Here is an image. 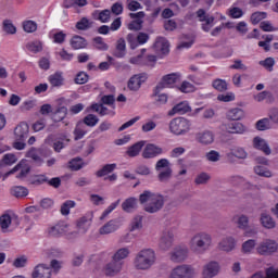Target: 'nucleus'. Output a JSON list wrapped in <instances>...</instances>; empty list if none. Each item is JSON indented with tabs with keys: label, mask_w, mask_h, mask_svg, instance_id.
I'll use <instances>...</instances> for the list:
<instances>
[{
	"label": "nucleus",
	"mask_w": 278,
	"mask_h": 278,
	"mask_svg": "<svg viewBox=\"0 0 278 278\" xmlns=\"http://www.w3.org/2000/svg\"><path fill=\"white\" fill-rule=\"evenodd\" d=\"M212 235L205 231L195 232L189 241L190 251L195 255H203L204 253H207V251L212 249Z\"/></svg>",
	"instance_id": "1"
},
{
	"label": "nucleus",
	"mask_w": 278,
	"mask_h": 278,
	"mask_svg": "<svg viewBox=\"0 0 278 278\" xmlns=\"http://www.w3.org/2000/svg\"><path fill=\"white\" fill-rule=\"evenodd\" d=\"M157 262V255L153 249H143L139 251L134 258L136 270H151Z\"/></svg>",
	"instance_id": "2"
},
{
	"label": "nucleus",
	"mask_w": 278,
	"mask_h": 278,
	"mask_svg": "<svg viewBox=\"0 0 278 278\" xmlns=\"http://www.w3.org/2000/svg\"><path fill=\"white\" fill-rule=\"evenodd\" d=\"M140 203H147L144 206L146 212L149 214H155L164 207V197L151 191H143L139 197Z\"/></svg>",
	"instance_id": "3"
},
{
	"label": "nucleus",
	"mask_w": 278,
	"mask_h": 278,
	"mask_svg": "<svg viewBox=\"0 0 278 278\" xmlns=\"http://www.w3.org/2000/svg\"><path fill=\"white\" fill-rule=\"evenodd\" d=\"M192 129V123L186 117H175L169 122V131L174 136H186Z\"/></svg>",
	"instance_id": "4"
},
{
	"label": "nucleus",
	"mask_w": 278,
	"mask_h": 278,
	"mask_svg": "<svg viewBox=\"0 0 278 278\" xmlns=\"http://www.w3.org/2000/svg\"><path fill=\"white\" fill-rule=\"evenodd\" d=\"M197 268L192 265L181 264L170 269L168 278H195Z\"/></svg>",
	"instance_id": "5"
},
{
	"label": "nucleus",
	"mask_w": 278,
	"mask_h": 278,
	"mask_svg": "<svg viewBox=\"0 0 278 278\" xmlns=\"http://www.w3.org/2000/svg\"><path fill=\"white\" fill-rule=\"evenodd\" d=\"M94 218V212L89 211L80 218L76 220V228L79 233H88L90 227H92V219Z\"/></svg>",
	"instance_id": "6"
},
{
	"label": "nucleus",
	"mask_w": 278,
	"mask_h": 278,
	"mask_svg": "<svg viewBox=\"0 0 278 278\" xmlns=\"http://www.w3.org/2000/svg\"><path fill=\"white\" fill-rule=\"evenodd\" d=\"M169 260L170 262H174V264H181V262H186V260H188V247L176 245L169 252Z\"/></svg>",
	"instance_id": "7"
},
{
	"label": "nucleus",
	"mask_w": 278,
	"mask_h": 278,
	"mask_svg": "<svg viewBox=\"0 0 278 278\" xmlns=\"http://www.w3.org/2000/svg\"><path fill=\"white\" fill-rule=\"evenodd\" d=\"M149 38V34L147 33H139L137 36L135 34H128L127 42L130 45V49H138L139 45H147Z\"/></svg>",
	"instance_id": "8"
},
{
	"label": "nucleus",
	"mask_w": 278,
	"mask_h": 278,
	"mask_svg": "<svg viewBox=\"0 0 278 278\" xmlns=\"http://www.w3.org/2000/svg\"><path fill=\"white\" fill-rule=\"evenodd\" d=\"M122 226L123 222L121 219H111L99 228V233L100 236H110V233L118 231Z\"/></svg>",
	"instance_id": "9"
},
{
	"label": "nucleus",
	"mask_w": 278,
	"mask_h": 278,
	"mask_svg": "<svg viewBox=\"0 0 278 278\" xmlns=\"http://www.w3.org/2000/svg\"><path fill=\"white\" fill-rule=\"evenodd\" d=\"M179 79H181V74L179 73L167 74L162 78L161 83L156 85L157 90H164V88H173V86H175Z\"/></svg>",
	"instance_id": "10"
},
{
	"label": "nucleus",
	"mask_w": 278,
	"mask_h": 278,
	"mask_svg": "<svg viewBox=\"0 0 278 278\" xmlns=\"http://www.w3.org/2000/svg\"><path fill=\"white\" fill-rule=\"evenodd\" d=\"M220 273V264L216 261H211L202 267L203 278H214Z\"/></svg>",
	"instance_id": "11"
},
{
	"label": "nucleus",
	"mask_w": 278,
	"mask_h": 278,
	"mask_svg": "<svg viewBox=\"0 0 278 278\" xmlns=\"http://www.w3.org/2000/svg\"><path fill=\"white\" fill-rule=\"evenodd\" d=\"M162 153H164V150L160 146L148 143L143 149L142 157L144 160H153V157H157Z\"/></svg>",
	"instance_id": "12"
},
{
	"label": "nucleus",
	"mask_w": 278,
	"mask_h": 278,
	"mask_svg": "<svg viewBox=\"0 0 278 278\" xmlns=\"http://www.w3.org/2000/svg\"><path fill=\"white\" fill-rule=\"evenodd\" d=\"M20 173L16 175L17 179H25L27 175H29L31 167L27 165L25 162H21L17 164L15 167L12 168V170L8 172L4 176V179L10 177V175H14V173L18 172Z\"/></svg>",
	"instance_id": "13"
},
{
	"label": "nucleus",
	"mask_w": 278,
	"mask_h": 278,
	"mask_svg": "<svg viewBox=\"0 0 278 278\" xmlns=\"http://www.w3.org/2000/svg\"><path fill=\"white\" fill-rule=\"evenodd\" d=\"M66 231H68V224L66 222H59L54 226L48 228V235L51 238L65 236Z\"/></svg>",
	"instance_id": "14"
},
{
	"label": "nucleus",
	"mask_w": 278,
	"mask_h": 278,
	"mask_svg": "<svg viewBox=\"0 0 278 278\" xmlns=\"http://www.w3.org/2000/svg\"><path fill=\"white\" fill-rule=\"evenodd\" d=\"M277 249V242L267 239L260 244V247L257 248V253H260V255H270V253H275Z\"/></svg>",
	"instance_id": "15"
},
{
	"label": "nucleus",
	"mask_w": 278,
	"mask_h": 278,
	"mask_svg": "<svg viewBox=\"0 0 278 278\" xmlns=\"http://www.w3.org/2000/svg\"><path fill=\"white\" fill-rule=\"evenodd\" d=\"M173 242H175V235L173 231H165L159 241V248L161 251H168L173 247Z\"/></svg>",
	"instance_id": "16"
},
{
	"label": "nucleus",
	"mask_w": 278,
	"mask_h": 278,
	"mask_svg": "<svg viewBox=\"0 0 278 278\" xmlns=\"http://www.w3.org/2000/svg\"><path fill=\"white\" fill-rule=\"evenodd\" d=\"M226 157L229 164H238V160L244 159V148L238 146L231 148Z\"/></svg>",
	"instance_id": "17"
},
{
	"label": "nucleus",
	"mask_w": 278,
	"mask_h": 278,
	"mask_svg": "<svg viewBox=\"0 0 278 278\" xmlns=\"http://www.w3.org/2000/svg\"><path fill=\"white\" fill-rule=\"evenodd\" d=\"M147 78L148 76L144 73L134 75L128 81L129 90H140V87L147 81Z\"/></svg>",
	"instance_id": "18"
},
{
	"label": "nucleus",
	"mask_w": 278,
	"mask_h": 278,
	"mask_svg": "<svg viewBox=\"0 0 278 278\" xmlns=\"http://www.w3.org/2000/svg\"><path fill=\"white\" fill-rule=\"evenodd\" d=\"M121 270H123V262L115 260H112V262L108 263L104 267V273L108 277H115Z\"/></svg>",
	"instance_id": "19"
},
{
	"label": "nucleus",
	"mask_w": 278,
	"mask_h": 278,
	"mask_svg": "<svg viewBox=\"0 0 278 278\" xmlns=\"http://www.w3.org/2000/svg\"><path fill=\"white\" fill-rule=\"evenodd\" d=\"M253 147L257 149V151H262L265 155H270L273 150H270V146H268V141L262 137H254Z\"/></svg>",
	"instance_id": "20"
},
{
	"label": "nucleus",
	"mask_w": 278,
	"mask_h": 278,
	"mask_svg": "<svg viewBox=\"0 0 278 278\" xmlns=\"http://www.w3.org/2000/svg\"><path fill=\"white\" fill-rule=\"evenodd\" d=\"M217 248L224 253H231L236 249V239L233 237H225L219 241Z\"/></svg>",
	"instance_id": "21"
},
{
	"label": "nucleus",
	"mask_w": 278,
	"mask_h": 278,
	"mask_svg": "<svg viewBox=\"0 0 278 278\" xmlns=\"http://www.w3.org/2000/svg\"><path fill=\"white\" fill-rule=\"evenodd\" d=\"M51 267L45 265V264H39L35 267L31 277L33 278H51Z\"/></svg>",
	"instance_id": "22"
},
{
	"label": "nucleus",
	"mask_w": 278,
	"mask_h": 278,
	"mask_svg": "<svg viewBox=\"0 0 278 278\" xmlns=\"http://www.w3.org/2000/svg\"><path fill=\"white\" fill-rule=\"evenodd\" d=\"M15 140H27V136H29V125L27 123H21L14 129Z\"/></svg>",
	"instance_id": "23"
},
{
	"label": "nucleus",
	"mask_w": 278,
	"mask_h": 278,
	"mask_svg": "<svg viewBox=\"0 0 278 278\" xmlns=\"http://www.w3.org/2000/svg\"><path fill=\"white\" fill-rule=\"evenodd\" d=\"M170 45L168 43V40L164 37H157L154 43V49L156 53H162V55H167V53L170 51L169 49Z\"/></svg>",
	"instance_id": "24"
},
{
	"label": "nucleus",
	"mask_w": 278,
	"mask_h": 278,
	"mask_svg": "<svg viewBox=\"0 0 278 278\" xmlns=\"http://www.w3.org/2000/svg\"><path fill=\"white\" fill-rule=\"evenodd\" d=\"M231 223L237 229H244V208L235 211Z\"/></svg>",
	"instance_id": "25"
},
{
	"label": "nucleus",
	"mask_w": 278,
	"mask_h": 278,
	"mask_svg": "<svg viewBox=\"0 0 278 278\" xmlns=\"http://www.w3.org/2000/svg\"><path fill=\"white\" fill-rule=\"evenodd\" d=\"M48 81L52 88H60L64 86V74L62 72H56L49 76Z\"/></svg>",
	"instance_id": "26"
},
{
	"label": "nucleus",
	"mask_w": 278,
	"mask_h": 278,
	"mask_svg": "<svg viewBox=\"0 0 278 278\" xmlns=\"http://www.w3.org/2000/svg\"><path fill=\"white\" fill-rule=\"evenodd\" d=\"M129 255H131V250H129V247L119 248L113 254L112 260L115 262H123L124 260H127Z\"/></svg>",
	"instance_id": "27"
},
{
	"label": "nucleus",
	"mask_w": 278,
	"mask_h": 278,
	"mask_svg": "<svg viewBox=\"0 0 278 278\" xmlns=\"http://www.w3.org/2000/svg\"><path fill=\"white\" fill-rule=\"evenodd\" d=\"M190 112V104L188 102H180L176 104L170 111H169V116H175V114H188Z\"/></svg>",
	"instance_id": "28"
},
{
	"label": "nucleus",
	"mask_w": 278,
	"mask_h": 278,
	"mask_svg": "<svg viewBox=\"0 0 278 278\" xmlns=\"http://www.w3.org/2000/svg\"><path fill=\"white\" fill-rule=\"evenodd\" d=\"M260 222L262 226L265 227V229H275L276 227L275 219L273 218V216H270V214L266 212L261 214Z\"/></svg>",
	"instance_id": "29"
},
{
	"label": "nucleus",
	"mask_w": 278,
	"mask_h": 278,
	"mask_svg": "<svg viewBox=\"0 0 278 278\" xmlns=\"http://www.w3.org/2000/svg\"><path fill=\"white\" fill-rule=\"evenodd\" d=\"M93 17L100 23H110V18H112V11L105 9L102 11H94Z\"/></svg>",
	"instance_id": "30"
},
{
	"label": "nucleus",
	"mask_w": 278,
	"mask_h": 278,
	"mask_svg": "<svg viewBox=\"0 0 278 278\" xmlns=\"http://www.w3.org/2000/svg\"><path fill=\"white\" fill-rule=\"evenodd\" d=\"M198 140L201 144H212V142H214V132L210 130L199 132Z\"/></svg>",
	"instance_id": "31"
},
{
	"label": "nucleus",
	"mask_w": 278,
	"mask_h": 278,
	"mask_svg": "<svg viewBox=\"0 0 278 278\" xmlns=\"http://www.w3.org/2000/svg\"><path fill=\"white\" fill-rule=\"evenodd\" d=\"M138 207V200L136 198H128L122 203V210L127 213L134 212Z\"/></svg>",
	"instance_id": "32"
},
{
	"label": "nucleus",
	"mask_w": 278,
	"mask_h": 278,
	"mask_svg": "<svg viewBox=\"0 0 278 278\" xmlns=\"http://www.w3.org/2000/svg\"><path fill=\"white\" fill-rule=\"evenodd\" d=\"M142 147H144V141H139L131 147L128 148L126 151V154L128 157H137V155H140V151H142Z\"/></svg>",
	"instance_id": "33"
},
{
	"label": "nucleus",
	"mask_w": 278,
	"mask_h": 278,
	"mask_svg": "<svg viewBox=\"0 0 278 278\" xmlns=\"http://www.w3.org/2000/svg\"><path fill=\"white\" fill-rule=\"evenodd\" d=\"M11 194L16 199H23L29 194V189L23 186H15L11 189Z\"/></svg>",
	"instance_id": "34"
},
{
	"label": "nucleus",
	"mask_w": 278,
	"mask_h": 278,
	"mask_svg": "<svg viewBox=\"0 0 278 278\" xmlns=\"http://www.w3.org/2000/svg\"><path fill=\"white\" fill-rule=\"evenodd\" d=\"M127 51V43L125 39L121 38L116 42L115 58H125V53Z\"/></svg>",
	"instance_id": "35"
},
{
	"label": "nucleus",
	"mask_w": 278,
	"mask_h": 278,
	"mask_svg": "<svg viewBox=\"0 0 278 278\" xmlns=\"http://www.w3.org/2000/svg\"><path fill=\"white\" fill-rule=\"evenodd\" d=\"M255 128L257 131H268V129H273V124L270 123V118L265 117L258 119L255 124Z\"/></svg>",
	"instance_id": "36"
},
{
	"label": "nucleus",
	"mask_w": 278,
	"mask_h": 278,
	"mask_svg": "<svg viewBox=\"0 0 278 278\" xmlns=\"http://www.w3.org/2000/svg\"><path fill=\"white\" fill-rule=\"evenodd\" d=\"M228 134H244V125L239 122L230 123L226 126Z\"/></svg>",
	"instance_id": "37"
},
{
	"label": "nucleus",
	"mask_w": 278,
	"mask_h": 278,
	"mask_svg": "<svg viewBox=\"0 0 278 278\" xmlns=\"http://www.w3.org/2000/svg\"><path fill=\"white\" fill-rule=\"evenodd\" d=\"M243 117H244V110L240 108L231 109L227 113V118H229V121H240V118H243Z\"/></svg>",
	"instance_id": "38"
},
{
	"label": "nucleus",
	"mask_w": 278,
	"mask_h": 278,
	"mask_svg": "<svg viewBox=\"0 0 278 278\" xmlns=\"http://www.w3.org/2000/svg\"><path fill=\"white\" fill-rule=\"evenodd\" d=\"M87 134L88 130L86 129V125L79 122L74 129V140H81V138H84V136H86Z\"/></svg>",
	"instance_id": "39"
},
{
	"label": "nucleus",
	"mask_w": 278,
	"mask_h": 278,
	"mask_svg": "<svg viewBox=\"0 0 278 278\" xmlns=\"http://www.w3.org/2000/svg\"><path fill=\"white\" fill-rule=\"evenodd\" d=\"M87 45L86 39L81 36L76 35L71 39V46L74 49H86Z\"/></svg>",
	"instance_id": "40"
},
{
	"label": "nucleus",
	"mask_w": 278,
	"mask_h": 278,
	"mask_svg": "<svg viewBox=\"0 0 278 278\" xmlns=\"http://www.w3.org/2000/svg\"><path fill=\"white\" fill-rule=\"evenodd\" d=\"M13 218H16V215H10V214H4L0 216V227L2 230L5 231L12 225Z\"/></svg>",
	"instance_id": "41"
},
{
	"label": "nucleus",
	"mask_w": 278,
	"mask_h": 278,
	"mask_svg": "<svg viewBox=\"0 0 278 278\" xmlns=\"http://www.w3.org/2000/svg\"><path fill=\"white\" fill-rule=\"evenodd\" d=\"M116 170V163L106 164L101 169L97 172V177H105V175H110V173H114Z\"/></svg>",
	"instance_id": "42"
},
{
	"label": "nucleus",
	"mask_w": 278,
	"mask_h": 278,
	"mask_svg": "<svg viewBox=\"0 0 278 278\" xmlns=\"http://www.w3.org/2000/svg\"><path fill=\"white\" fill-rule=\"evenodd\" d=\"M162 92V89H157V86L154 89V97H155V101L156 103H159V105H166V103H168V96L166 93H160Z\"/></svg>",
	"instance_id": "43"
},
{
	"label": "nucleus",
	"mask_w": 278,
	"mask_h": 278,
	"mask_svg": "<svg viewBox=\"0 0 278 278\" xmlns=\"http://www.w3.org/2000/svg\"><path fill=\"white\" fill-rule=\"evenodd\" d=\"M255 101H257L258 103H262V101H265V99H267V101L269 103H273V101H275V97L273 96V92L270 91H262L260 93H257L254 97Z\"/></svg>",
	"instance_id": "44"
},
{
	"label": "nucleus",
	"mask_w": 278,
	"mask_h": 278,
	"mask_svg": "<svg viewBox=\"0 0 278 278\" xmlns=\"http://www.w3.org/2000/svg\"><path fill=\"white\" fill-rule=\"evenodd\" d=\"M75 205H77V203H75V201H73V200L65 201L61 205V210H60L62 216H68V214H71V210H73V207H75Z\"/></svg>",
	"instance_id": "45"
},
{
	"label": "nucleus",
	"mask_w": 278,
	"mask_h": 278,
	"mask_svg": "<svg viewBox=\"0 0 278 278\" xmlns=\"http://www.w3.org/2000/svg\"><path fill=\"white\" fill-rule=\"evenodd\" d=\"M99 124V117L94 114H88L83 119V125H87V127H97Z\"/></svg>",
	"instance_id": "46"
},
{
	"label": "nucleus",
	"mask_w": 278,
	"mask_h": 278,
	"mask_svg": "<svg viewBox=\"0 0 278 278\" xmlns=\"http://www.w3.org/2000/svg\"><path fill=\"white\" fill-rule=\"evenodd\" d=\"M91 110H93V112H98L100 116H108L110 114L114 115V113L105 108L103 104H92Z\"/></svg>",
	"instance_id": "47"
},
{
	"label": "nucleus",
	"mask_w": 278,
	"mask_h": 278,
	"mask_svg": "<svg viewBox=\"0 0 278 278\" xmlns=\"http://www.w3.org/2000/svg\"><path fill=\"white\" fill-rule=\"evenodd\" d=\"M26 49L30 51V53H40V51H42V42L30 41L26 45Z\"/></svg>",
	"instance_id": "48"
},
{
	"label": "nucleus",
	"mask_w": 278,
	"mask_h": 278,
	"mask_svg": "<svg viewBox=\"0 0 278 278\" xmlns=\"http://www.w3.org/2000/svg\"><path fill=\"white\" fill-rule=\"evenodd\" d=\"M68 112V109L65 106H61L52 116L53 121L55 123H60V121H64L66 118V114Z\"/></svg>",
	"instance_id": "49"
},
{
	"label": "nucleus",
	"mask_w": 278,
	"mask_h": 278,
	"mask_svg": "<svg viewBox=\"0 0 278 278\" xmlns=\"http://www.w3.org/2000/svg\"><path fill=\"white\" fill-rule=\"evenodd\" d=\"M204 157L206 162H212V163L220 162V153L216 150H211L206 152Z\"/></svg>",
	"instance_id": "50"
},
{
	"label": "nucleus",
	"mask_w": 278,
	"mask_h": 278,
	"mask_svg": "<svg viewBox=\"0 0 278 278\" xmlns=\"http://www.w3.org/2000/svg\"><path fill=\"white\" fill-rule=\"evenodd\" d=\"M90 27H92V22L87 17H83L76 23V29H79L80 31H86V29H90Z\"/></svg>",
	"instance_id": "51"
},
{
	"label": "nucleus",
	"mask_w": 278,
	"mask_h": 278,
	"mask_svg": "<svg viewBox=\"0 0 278 278\" xmlns=\"http://www.w3.org/2000/svg\"><path fill=\"white\" fill-rule=\"evenodd\" d=\"M254 173L256 175H258L260 177H273V173L270 172V169L262 166V165H257L254 167Z\"/></svg>",
	"instance_id": "52"
},
{
	"label": "nucleus",
	"mask_w": 278,
	"mask_h": 278,
	"mask_svg": "<svg viewBox=\"0 0 278 278\" xmlns=\"http://www.w3.org/2000/svg\"><path fill=\"white\" fill-rule=\"evenodd\" d=\"M217 101H222L223 103H231V101H236L235 92H226L217 96Z\"/></svg>",
	"instance_id": "53"
},
{
	"label": "nucleus",
	"mask_w": 278,
	"mask_h": 278,
	"mask_svg": "<svg viewBox=\"0 0 278 278\" xmlns=\"http://www.w3.org/2000/svg\"><path fill=\"white\" fill-rule=\"evenodd\" d=\"M26 157H30L36 164H42V159L38 155V150L36 148L29 149L26 153Z\"/></svg>",
	"instance_id": "54"
},
{
	"label": "nucleus",
	"mask_w": 278,
	"mask_h": 278,
	"mask_svg": "<svg viewBox=\"0 0 278 278\" xmlns=\"http://www.w3.org/2000/svg\"><path fill=\"white\" fill-rule=\"evenodd\" d=\"M139 229H142V216L137 215L131 220L130 231H138Z\"/></svg>",
	"instance_id": "55"
},
{
	"label": "nucleus",
	"mask_w": 278,
	"mask_h": 278,
	"mask_svg": "<svg viewBox=\"0 0 278 278\" xmlns=\"http://www.w3.org/2000/svg\"><path fill=\"white\" fill-rule=\"evenodd\" d=\"M266 16H268L266 12H255L251 15V23L257 25V23H262Z\"/></svg>",
	"instance_id": "56"
},
{
	"label": "nucleus",
	"mask_w": 278,
	"mask_h": 278,
	"mask_svg": "<svg viewBox=\"0 0 278 278\" xmlns=\"http://www.w3.org/2000/svg\"><path fill=\"white\" fill-rule=\"evenodd\" d=\"M23 29L27 34H34L38 29V25L34 21H26L23 23Z\"/></svg>",
	"instance_id": "57"
},
{
	"label": "nucleus",
	"mask_w": 278,
	"mask_h": 278,
	"mask_svg": "<svg viewBox=\"0 0 278 278\" xmlns=\"http://www.w3.org/2000/svg\"><path fill=\"white\" fill-rule=\"evenodd\" d=\"M18 159H16V155L14 154H5L2 159V161H0V166H2L3 164H5L7 166H12V164H16Z\"/></svg>",
	"instance_id": "58"
},
{
	"label": "nucleus",
	"mask_w": 278,
	"mask_h": 278,
	"mask_svg": "<svg viewBox=\"0 0 278 278\" xmlns=\"http://www.w3.org/2000/svg\"><path fill=\"white\" fill-rule=\"evenodd\" d=\"M210 179H211L210 174L201 173L195 177L194 182L197 184V186H203V185L207 184V181H210Z\"/></svg>",
	"instance_id": "59"
},
{
	"label": "nucleus",
	"mask_w": 278,
	"mask_h": 278,
	"mask_svg": "<svg viewBox=\"0 0 278 278\" xmlns=\"http://www.w3.org/2000/svg\"><path fill=\"white\" fill-rule=\"evenodd\" d=\"M213 88L219 92H225V90H227V81L223 79H216L213 81Z\"/></svg>",
	"instance_id": "60"
},
{
	"label": "nucleus",
	"mask_w": 278,
	"mask_h": 278,
	"mask_svg": "<svg viewBox=\"0 0 278 278\" xmlns=\"http://www.w3.org/2000/svg\"><path fill=\"white\" fill-rule=\"evenodd\" d=\"M68 164L72 170H80L84 166V162L79 157L73 159Z\"/></svg>",
	"instance_id": "61"
},
{
	"label": "nucleus",
	"mask_w": 278,
	"mask_h": 278,
	"mask_svg": "<svg viewBox=\"0 0 278 278\" xmlns=\"http://www.w3.org/2000/svg\"><path fill=\"white\" fill-rule=\"evenodd\" d=\"M173 169L170 167L165 168V170L159 174L160 181H168V178L172 177Z\"/></svg>",
	"instance_id": "62"
},
{
	"label": "nucleus",
	"mask_w": 278,
	"mask_h": 278,
	"mask_svg": "<svg viewBox=\"0 0 278 278\" xmlns=\"http://www.w3.org/2000/svg\"><path fill=\"white\" fill-rule=\"evenodd\" d=\"M3 30L7 34H16V27L12 25V22H10V20H5L3 22Z\"/></svg>",
	"instance_id": "63"
},
{
	"label": "nucleus",
	"mask_w": 278,
	"mask_h": 278,
	"mask_svg": "<svg viewBox=\"0 0 278 278\" xmlns=\"http://www.w3.org/2000/svg\"><path fill=\"white\" fill-rule=\"evenodd\" d=\"M268 116H269V121H271L273 123L278 125V109L277 108L270 109Z\"/></svg>",
	"instance_id": "64"
}]
</instances>
